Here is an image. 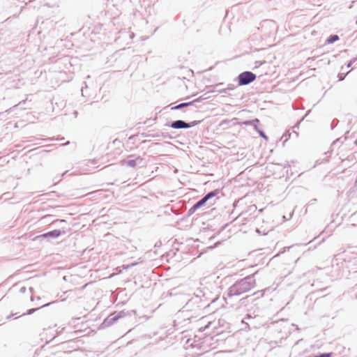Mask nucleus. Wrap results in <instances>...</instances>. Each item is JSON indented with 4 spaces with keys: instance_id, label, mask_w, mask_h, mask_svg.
<instances>
[{
    "instance_id": "1",
    "label": "nucleus",
    "mask_w": 357,
    "mask_h": 357,
    "mask_svg": "<svg viewBox=\"0 0 357 357\" xmlns=\"http://www.w3.org/2000/svg\"><path fill=\"white\" fill-rule=\"evenodd\" d=\"M251 288L250 284L247 281H241L230 289V292L234 295H240L248 291Z\"/></svg>"
},
{
    "instance_id": "2",
    "label": "nucleus",
    "mask_w": 357,
    "mask_h": 357,
    "mask_svg": "<svg viewBox=\"0 0 357 357\" xmlns=\"http://www.w3.org/2000/svg\"><path fill=\"white\" fill-rule=\"evenodd\" d=\"M256 79V75L251 72H244L239 75L238 81L240 85H245L252 82H253Z\"/></svg>"
},
{
    "instance_id": "3",
    "label": "nucleus",
    "mask_w": 357,
    "mask_h": 357,
    "mask_svg": "<svg viewBox=\"0 0 357 357\" xmlns=\"http://www.w3.org/2000/svg\"><path fill=\"white\" fill-rule=\"evenodd\" d=\"M216 194L217 193L215 192H211L208 193L204 198H202L197 203H196L192 206L191 210H192L194 211L196 209H197L198 208L201 207L202 206H203L206 202L207 200H208L209 199H211V198L213 197L214 196H215Z\"/></svg>"
},
{
    "instance_id": "4",
    "label": "nucleus",
    "mask_w": 357,
    "mask_h": 357,
    "mask_svg": "<svg viewBox=\"0 0 357 357\" xmlns=\"http://www.w3.org/2000/svg\"><path fill=\"white\" fill-rule=\"evenodd\" d=\"M172 128L174 129H180V128H188L190 127V125L181 121L178 120L173 122L171 125Z\"/></svg>"
},
{
    "instance_id": "5",
    "label": "nucleus",
    "mask_w": 357,
    "mask_h": 357,
    "mask_svg": "<svg viewBox=\"0 0 357 357\" xmlns=\"http://www.w3.org/2000/svg\"><path fill=\"white\" fill-rule=\"evenodd\" d=\"M61 235V231L60 230H54L52 231H50L48 233L44 234L42 235L43 237H47V236H52V237H58Z\"/></svg>"
},
{
    "instance_id": "6",
    "label": "nucleus",
    "mask_w": 357,
    "mask_h": 357,
    "mask_svg": "<svg viewBox=\"0 0 357 357\" xmlns=\"http://www.w3.org/2000/svg\"><path fill=\"white\" fill-rule=\"evenodd\" d=\"M142 159L140 157H137L135 159L130 160L127 162L128 165L132 167H135L137 165L138 162L142 161Z\"/></svg>"
},
{
    "instance_id": "7",
    "label": "nucleus",
    "mask_w": 357,
    "mask_h": 357,
    "mask_svg": "<svg viewBox=\"0 0 357 357\" xmlns=\"http://www.w3.org/2000/svg\"><path fill=\"white\" fill-rule=\"evenodd\" d=\"M339 39V37L337 35L331 36L328 40V43H333L335 41H337Z\"/></svg>"
},
{
    "instance_id": "8",
    "label": "nucleus",
    "mask_w": 357,
    "mask_h": 357,
    "mask_svg": "<svg viewBox=\"0 0 357 357\" xmlns=\"http://www.w3.org/2000/svg\"><path fill=\"white\" fill-rule=\"evenodd\" d=\"M332 354L331 353H327V354H322L319 356H316L314 357H331Z\"/></svg>"
},
{
    "instance_id": "9",
    "label": "nucleus",
    "mask_w": 357,
    "mask_h": 357,
    "mask_svg": "<svg viewBox=\"0 0 357 357\" xmlns=\"http://www.w3.org/2000/svg\"><path fill=\"white\" fill-rule=\"evenodd\" d=\"M193 102H185V103H181V105L182 107H187L188 105H190L192 104Z\"/></svg>"
},
{
    "instance_id": "10",
    "label": "nucleus",
    "mask_w": 357,
    "mask_h": 357,
    "mask_svg": "<svg viewBox=\"0 0 357 357\" xmlns=\"http://www.w3.org/2000/svg\"><path fill=\"white\" fill-rule=\"evenodd\" d=\"M181 108H183V107H181V104H180V105H176V106H175V107H172V109H181Z\"/></svg>"
}]
</instances>
